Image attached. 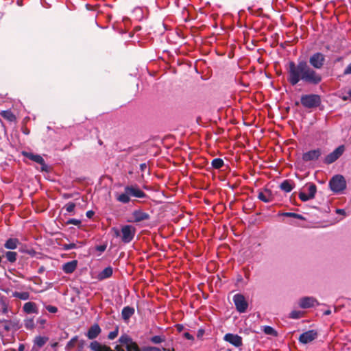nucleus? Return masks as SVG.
I'll return each instance as SVG.
<instances>
[{
    "mask_svg": "<svg viewBox=\"0 0 351 351\" xmlns=\"http://www.w3.org/2000/svg\"><path fill=\"white\" fill-rule=\"evenodd\" d=\"M322 75L311 67L306 61L289 63L288 81L292 85H296L300 81L306 84L317 85L322 82Z\"/></svg>",
    "mask_w": 351,
    "mask_h": 351,
    "instance_id": "1",
    "label": "nucleus"
},
{
    "mask_svg": "<svg viewBox=\"0 0 351 351\" xmlns=\"http://www.w3.org/2000/svg\"><path fill=\"white\" fill-rule=\"evenodd\" d=\"M145 195V193L137 185H130L126 186L124 188V191L121 193H117L115 197L118 202L128 204L130 202L131 197L143 198Z\"/></svg>",
    "mask_w": 351,
    "mask_h": 351,
    "instance_id": "2",
    "label": "nucleus"
},
{
    "mask_svg": "<svg viewBox=\"0 0 351 351\" xmlns=\"http://www.w3.org/2000/svg\"><path fill=\"white\" fill-rule=\"evenodd\" d=\"M113 230L115 236L121 237V241L124 243H130L136 234V228L131 225L122 226L121 230L117 228H113Z\"/></svg>",
    "mask_w": 351,
    "mask_h": 351,
    "instance_id": "3",
    "label": "nucleus"
},
{
    "mask_svg": "<svg viewBox=\"0 0 351 351\" xmlns=\"http://www.w3.org/2000/svg\"><path fill=\"white\" fill-rule=\"evenodd\" d=\"M317 187L313 183H308L299 193V198L302 202H306L315 197Z\"/></svg>",
    "mask_w": 351,
    "mask_h": 351,
    "instance_id": "4",
    "label": "nucleus"
},
{
    "mask_svg": "<svg viewBox=\"0 0 351 351\" xmlns=\"http://www.w3.org/2000/svg\"><path fill=\"white\" fill-rule=\"evenodd\" d=\"M300 100L302 105L308 108L317 107L321 103L320 97L315 94L304 95Z\"/></svg>",
    "mask_w": 351,
    "mask_h": 351,
    "instance_id": "5",
    "label": "nucleus"
},
{
    "mask_svg": "<svg viewBox=\"0 0 351 351\" xmlns=\"http://www.w3.org/2000/svg\"><path fill=\"white\" fill-rule=\"evenodd\" d=\"M329 184L331 190L335 193H339L346 187V180L341 175L333 176L330 180Z\"/></svg>",
    "mask_w": 351,
    "mask_h": 351,
    "instance_id": "6",
    "label": "nucleus"
},
{
    "mask_svg": "<svg viewBox=\"0 0 351 351\" xmlns=\"http://www.w3.org/2000/svg\"><path fill=\"white\" fill-rule=\"evenodd\" d=\"M325 60V56L320 52H316L309 58L311 66L316 69H321L324 65Z\"/></svg>",
    "mask_w": 351,
    "mask_h": 351,
    "instance_id": "7",
    "label": "nucleus"
},
{
    "mask_svg": "<svg viewBox=\"0 0 351 351\" xmlns=\"http://www.w3.org/2000/svg\"><path fill=\"white\" fill-rule=\"evenodd\" d=\"M233 302L237 311L244 313L248 307V303L245 300V297L242 294H235L233 297Z\"/></svg>",
    "mask_w": 351,
    "mask_h": 351,
    "instance_id": "8",
    "label": "nucleus"
},
{
    "mask_svg": "<svg viewBox=\"0 0 351 351\" xmlns=\"http://www.w3.org/2000/svg\"><path fill=\"white\" fill-rule=\"evenodd\" d=\"M317 333L314 330H310L303 332L299 337V341L303 344L308 343L317 338Z\"/></svg>",
    "mask_w": 351,
    "mask_h": 351,
    "instance_id": "9",
    "label": "nucleus"
},
{
    "mask_svg": "<svg viewBox=\"0 0 351 351\" xmlns=\"http://www.w3.org/2000/svg\"><path fill=\"white\" fill-rule=\"evenodd\" d=\"M223 339L235 347H240L243 344L242 338L238 335L227 333L225 335Z\"/></svg>",
    "mask_w": 351,
    "mask_h": 351,
    "instance_id": "10",
    "label": "nucleus"
},
{
    "mask_svg": "<svg viewBox=\"0 0 351 351\" xmlns=\"http://www.w3.org/2000/svg\"><path fill=\"white\" fill-rule=\"evenodd\" d=\"M23 155L25 156H26L27 158H28L29 159H30L31 160L34 161V162L41 165H42V167H41L42 171H47V166L45 164V160L41 156H40L38 154H34L32 153H27V152H24Z\"/></svg>",
    "mask_w": 351,
    "mask_h": 351,
    "instance_id": "11",
    "label": "nucleus"
},
{
    "mask_svg": "<svg viewBox=\"0 0 351 351\" xmlns=\"http://www.w3.org/2000/svg\"><path fill=\"white\" fill-rule=\"evenodd\" d=\"M318 304V302L313 297H304L299 301V306L302 308H308Z\"/></svg>",
    "mask_w": 351,
    "mask_h": 351,
    "instance_id": "12",
    "label": "nucleus"
},
{
    "mask_svg": "<svg viewBox=\"0 0 351 351\" xmlns=\"http://www.w3.org/2000/svg\"><path fill=\"white\" fill-rule=\"evenodd\" d=\"M320 155L321 150L319 149H316L304 153L302 156V159L304 161L315 160L319 158Z\"/></svg>",
    "mask_w": 351,
    "mask_h": 351,
    "instance_id": "13",
    "label": "nucleus"
},
{
    "mask_svg": "<svg viewBox=\"0 0 351 351\" xmlns=\"http://www.w3.org/2000/svg\"><path fill=\"white\" fill-rule=\"evenodd\" d=\"M132 216L134 217L133 222H140L144 220L149 219V215L145 212H143L141 210H135L132 213Z\"/></svg>",
    "mask_w": 351,
    "mask_h": 351,
    "instance_id": "14",
    "label": "nucleus"
},
{
    "mask_svg": "<svg viewBox=\"0 0 351 351\" xmlns=\"http://www.w3.org/2000/svg\"><path fill=\"white\" fill-rule=\"evenodd\" d=\"M77 261L74 260L64 263L62 265V270L65 274H72L77 268Z\"/></svg>",
    "mask_w": 351,
    "mask_h": 351,
    "instance_id": "15",
    "label": "nucleus"
},
{
    "mask_svg": "<svg viewBox=\"0 0 351 351\" xmlns=\"http://www.w3.org/2000/svg\"><path fill=\"white\" fill-rule=\"evenodd\" d=\"M101 332V328L97 324L93 325L88 330L86 336L89 339L96 338Z\"/></svg>",
    "mask_w": 351,
    "mask_h": 351,
    "instance_id": "16",
    "label": "nucleus"
},
{
    "mask_svg": "<svg viewBox=\"0 0 351 351\" xmlns=\"http://www.w3.org/2000/svg\"><path fill=\"white\" fill-rule=\"evenodd\" d=\"M20 244V241L16 238H10L4 243V247L6 249L13 250L17 248Z\"/></svg>",
    "mask_w": 351,
    "mask_h": 351,
    "instance_id": "17",
    "label": "nucleus"
},
{
    "mask_svg": "<svg viewBox=\"0 0 351 351\" xmlns=\"http://www.w3.org/2000/svg\"><path fill=\"white\" fill-rule=\"evenodd\" d=\"M112 268L111 267H107L98 274L97 279L99 280H104L110 278L112 275Z\"/></svg>",
    "mask_w": 351,
    "mask_h": 351,
    "instance_id": "18",
    "label": "nucleus"
},
{
    "mask_svg": "<svg viewBox=\"0 0 351 351\" xmlns=\"http://www.w3.org/2000/svg\"><path fill=\"white\" fill-rule=\"evenodd\" d=\"M24 312L26 313H37L38 308L36 304L33 302H26L23 307Z\"/></svg>",
    "mask_w": 351,
    "mask_h": 351,
    "instance_id": "19",
    "label": "nucleus"
},
{
    "mask_svg": "<svg viewBox=\"0 0 351 351\" xmlns=\"http://www.w3.org/2000/svg\"><path fill=\"white\" fill-rule=\"evenodd\" d=\"M258 197L260 200L263 202H271L273 197L269 190H265V191L260 192L258 195Z\"/></svg>",
    "mask_w": 351,
    "mask_h": 351,
    "instance_id": "20",
    "label": "nucleus"
},
{
    "mask_svg": "<svg viewBox=\"0 0 351 351\" xmlns=\"http://www.w3.org/2000/svg\"><path fill=\"white\" fill-rule=\"evenodd\" d=\"M134 313V308L129 306H125L121 311V316L124 320H128Z\"/></svg>",
    "mask_w": 351,
    "mask_h": 351,
    "instance_id": "21",
    "label": "nucleus"
},
{
    "mask_svg": "<svg viewBox=\"0 0 351 351\" xmlns=\"http://www.w3.org/2000/svg\"><path fill=\"white\" fill-rule=\"evenodd\" d=\"M281 190L286 193L291 192L293 189V183L291 180H284L280 185Z\"/></svg>",
    "mask_w": 351,
    "mask_h": 351,
    "instance_id": "22",
    "label": "nucleus"
},
{
    "mask_svg": "<svg viewBox=\"0 0 351 351\" xmlns=\"http://www.w3.org/2000/svg\"><path fill=\"white\" fill-rule=\"evenodd\" d=\"M1 115L5 119H6V120H8V121H9L10 122L14 121L15 119H16L15 115L10 110L1 111Z\"/></svg>",
    "mask_w": 351,
    "mask_h": 351,
    "instance_id": "23",
    "label": "nucleus"
},
{
    "mask_svg": "<svg viewBox=\"0 0 351 351\" xmlns=\"http://www.w3.org/2000/svg\"><path fill=\"white\" fill-rule=\"evenodd\" d=\"M82 245L83 244L81 242L65 243L62 245V249L64 250H70L72 249L80 248L82 246Z\"/></svg>",
    "mask_w": 351,
    "mask_h": 351,
    "instance_id": "24",
    "label": "nucleus"
},
{
    "mask_svg": "<svg viewBox=\"0 0 351 351\" xmlns=\"http://www.w3.org/2000/svg\"><path fill=\"white\" fill-rule=\"evenodd\" d=\"M9 312V304L5 299L0 300V313L7 315Z\"/></svg>",
    "mask_w": 351,
    "mask_h": 351,
    "instance_id": "25",
    "label": "nucleus"
},
{
    "mask_svg": "<svg viewBox=\"0 0 351 351\" xmlns=\"http://www.w3.org/2000/svg\"><path fill=\"white\" fill-rule=\"evenodd\" d=\"M7 261L11 263L16 262L17 260V253L13 251H8L5 253Z\"/></svg>",
    "mask_w": 351,
    "mask_h": 351,
    "instance_id": "26",
    "label": "nucleus"
},
{
    "mask_svg": "<svg viewBox=\"0 0 351 351\" xmlns=\"http://www.w3.org/2000/svg\"><path fill=\"white\" fill-rule=\"evenodd\" d=\"M12 296L22 300H27L29 298V293L27 291L17 292L15 291L12 293Z\"/></svg>",
    "mask_w": 351,
    "mask_h": 351,
    "instance_id": "27",
    "label": "nucleus"
},
{
    "mask_svg": "<svg viewBox=\"0 0 351 351\" xmlns=\"http://www.w3.org/2000/svg\"><path fill=\"white\" fill-rule=\"evenodd\" d=\"M47 340L48 339L45 337L38 336L34 339V344L41 348L46 343Z\"/></svg>",
    "mask_w": 351,
    "mask_h": 351,
    "instance_id": "28",
    "label": "nucleus"
},
{
    "mask_svg": "<svg viewBox=\"0 0 351 351\" xmlns=\"http://www.w3.org/2000/svg\"><path fill=\"white\" fill-rule=\"evenodd\" d=\"M211 165L213 168L219 169L223 166L224 162L221 158H215L213 160Z\"/></svg>",
    "mask_w": 351,
    "mask_h": 351,
    "instance_id": "29",
    "label": "nucleus"
},
{
    "mask_svg": "<svg viewBox=\"0 0 351 351\" xmlns=\"http://www.w3.org/2000/svg\"><path fill=\"white\" fill-rule=\"evenodd\" d=\"M24 326L27 330H32L35 327L34 318H27L24 321Z\"/></svg>",
    "mask_w": 351,
    "mask_h": 351,
    "instance_id": "30",
    "label": "nucleus"
},
{
    "mask_svg": "<svg viewBox=\"0 0 351 351\" xmlns=\"http://www.w3.org/2000/svg\"><path fill=\"white\" fill-rule=\"evenodd\" d=\"M303 316V312L300 311H292L289 314V317L291 319H299Z\"/></svg>",
    "mask_w": 351,
    "mask_h": 351,
    "instance_id": "31",
    "label": "nucleus"
},
{
    "mask_svg": "<svg viewBox=\"0 0 351 351\" xmlns=\"http://www.w3.org/2000/svg\"><path fill=\"white\" fill-rule=\"evenodd\" d=\"M1 322L5 323L4 329L6 331H9L11 329L12 326H14V325L17 324H15L14 322H12L11 320H8V319H3V320L1 321Z\"/></svg>",
    "mask_w": 351,
    "mask_h": 351,
    "instance_id": "32",
    "label": "nucleus"
},
{
    "mask_svg": "<svg viewBox=\"0 0 351 351\" xmlns=\"http://www.w3.org/2000/svg\"><path fill=\"white\" fill-rule=\"evenodd\" d=\"M344 149H345V147L343 145H340L338 147H337L333 152L332 153L334 154V155L337 157V158L338 159L343 153L344 152Z\"/></svg>",
    "mask_w": 351,
    "mask_h": 351,
    "instance_id": "33",
    "label": "nucleus"
},
{
    "mask_svg": "<svg viewBox=\"0 0 351 351\" xmlns=\"http://www.w3.org/2000/svg\"><path fill=\"white\" fill-rule=\"evenodd\" d=\"M344 149H345V147L343 145H340L338 147H337L333 152L332 153L334 154V155L337 157V158L338 159L343 153L344 152Z\"/></svg>",
    "mask_w": 351,
    "mask_h": 351,
    "instance_id": "34",
    "label": "nucleus"
},
{
    "mask_svg": "<svg viewBox=\"0 0 351 351\" xmlns=\"http://www.w3.org/2000/svg\"><path fill=\"white\" fill-rule=\"evenodd\" d=\"M337 160V157L334 155L332 152L329 154L324 160L325 163L331 164Z\"/></svg>",
    "mask_w": 351,
    "mask_h": 351,
    "instance_id": "35",
    "label": "nucleus"
},
{
    "mask_svg": "<svg viewBox=\"0 0 351 351\" xmlns=\"http://www.w3.org/2000/svg\"><path fill=\"white\" fill-rule=\"evenodd\" d=\"M263 331L267 335H276V330L269 326H264Z\"/></svg>",
    "mask_w": 351,
    "mask_h": 351,
    "instance_id": "36",
    "label": "nucleus"
},
{
    "mask_svg": "<svg viewBox=\"0 0 351 351\" xmlns=\"http://www.w3.org/2000/svg\"><path fill=\"white\" fill-rule=\"evenodd\" d=\"M75 208V204L73 202H69L67 203L64 206V208L66 210L68 213H72L74 211Z\"/></svg>",
    "mask_w": 351,
    "mask_h": 351,
    "instance_id": "37",
    "label": "nucleus"
},
{
    "mask_svg": "<svg viewBox=\"0 0 351 351\" xmlns=\"http://www.w3.org/2000/svg\"><path fill=\"white\" fill-rule=\"evenodd\" d=\"M77 340V337H73L66 344V349L69 350L71 348H73L75 345V343Z\"/></svg>",
    "mask_w": 351,
    "mask_h": 351,
    "instance_id": "38",
    "label": "nucleus"
},
{
    "mask_svg": "<svg viewBox=\"0 0 351 351\" xmlns=\"http://www.w3.org/2000/svg\"><path fill=\"white\" fill-rule=\"evenodd\" d=\"M282 215L284 216H286V217H293L295 219H303V217L301 215L294 213H284Z\"/></svg>",
    "mask_w": 351,
    "mask_h": 351,
    "instance_id": "39",
    "label": "nucleus"
},
{
    "mask_svg": "<svg viewBox=\"0 0 351 351\" xmlns=\"http://www.w3.org/2000/svg\"><path fill=\"white\" fill-rule=\"evenodd\" d=\"M66 224H73L75 226H80L81 224V221L77 219H70L66 221Z\"/></svg>",
    "mask_w": 351,
    "mask_h": 351,
    "instance_id": "40",
    "label": "nucleus"
},
{
    "mask_svg": "<svg viewBox=\"0 0 351 351\" xmlns=\"http://www.w3.org/2000/svg\"><path fill=\"white\" fill-rule=\"evenodd\" d=\"M118 335V328H116L113 331H111L108 335V337L109 339H115Z\"/></svg>",
    "mask_w": 351,
    "mask_h": 351,
    "instance_id": "41",
    "label": "nucleus"
},
{
    "mask_svg": "<svg viewBox=\"0 0 351 351\" xmlns=\"http://www.w3.org/2000/svg\"><path fill=\"white\" fill-rule=\"evenodd\" d=\"M46 309L51 313H56L58 312V308L55 306L48 305L46 306Z\"/></svg>",
    "mask_w": 351,
    "mask_h": 351,
    "instance_id": "42",
    "label": "nucleus"
},
{
    "mask_svg": "<svg viewBox=\"0 0 351 351\" xmlns=\"http://www.w3.org/2000/svg\"><path fill=\"white\" fill-rule=\"evenodd\" d=\"M204 332H205V330L203 328H199L197 330V338L201 339L203 337V335H204Z\"/></svg>",
    "mask_w": 351,
    "mask_h": 351,
    "instance_id": "43",
    "label": "nucleus"
},
{
    "mask_svg": "<svg viewBox=\"0 0 351 351\" xmlns=\"http://www.w3.org/2000/svg\"><path fill=\"white\" fill-rule=\"evenodd\" d=\"M184 337L186 339H189V340H194V337L192 335H191L189 332H184L183 334Z\"/></svg>",
    "mask_w": 351,
    "mask_h": 351,
    "instance_id": "44",
    "label": "nucleus"
},
{
    "mask_svg": "<svg viewBox=\"0 0 351 351\" xmlns=\"http://www.w3.org/2000/svg\"><path fill=\"white\" fill-rule=\"evenodd\" d=\"M343 73L345 75L351 74V62L347 66V67L344 70Z\"/></svg>",
    "mask_w": 351,
    "mask_h": 351,
    "instance_id": "45",
    "label": "nucleus"
},
{
    "mask_svg": "<svg viewBox=\"0 0 351 351\" xmlns=\"http://www.w3.org/2000/svg\"><path fill=\"white\" fill-rule=\"evenodd\" d=\"M152 341L156 343H160L161 341V338L159 336H155L152 338Z\"/></svg>",
    "mask_w": 351,
    "mask_h": 351,
    "instance_id": "46",
    "label": "nucleus"
},
{
    "mask_svg": "<svg viewBox=\"0 0 351 351\" xmlns=\"http://www.w3.org/2000/svg\"><path fill=\"white\" fill-rule=\"evenodd\" d=\"M86 215L88 218H91L94 215V212L92 210H88L86 212Z\"/></svg>",
    "mask_w": 351,
    "mask_h": 351,
    "instance_id": "47",
    "label": "nucleus"
},
{
    "mask_svg": "<svg viewBox=\"0 0 351 351\" xmlns=\"http://www.w3.org/2000/svg\"><path fill=\"white\" fill-rule=\"evenodd\" d=\"M176 328L179 332H181L183 330L184 326L182 324H178Z\"/></svg>",
    "mask_w": 351,
    "mask_h": 351,
    "instance_id": "48",
    "label": "nucleus"
},
{
    "mask_svg": "<svg viewBox=\"0 0 351 351\" xmlns=\"http://www.w3.org/2000/svg\"><path fill=\"white\" fill-rule=\"evenodd\" d=\"M337 213L341 214V215H345L346 212L343 209H337Z\"/></svg>",
    "mask_w": 351,
    "mask_h": 351,
    "instance_id": "49",
    "label": "nucleus"
},
{
    "mask_svg": "<svg viewBox=\"0 0 351 351\" xmlns=\"http://www.w3.org/2000/svg\"><path fill=\"white\" fill-rule=\"evenodd\" d=\"M25 346L23 344H20L18 348V351H24Z\"/></svg>",
    "mask_w": 351,
    "mask_h": 351,
    "instance_id": "50",
    "label": "nucleus"
},
{
    "mask_svg": "<svg viewBox=\"0 0 351 351\" xmlns=\"http://www.w3.org/2000/svg\"><path fill=\"white\" fill-rule=\"evenodd\" d=\"M331 314V311L330 310H326L324 312V315H329Z\"/></svg>",
    "mask_w": 351,
    "mask_h": 351,
    "instance_id": "51",
    "label": "nucleus"
},
{
    "mask_svg": "<svg viewBox=\"0 0 351 351\" xmlns=\"http://www.w3.org/2000/svg\"><path fill=\"white\" fill-rule=\"evenodd\" d=\"M38 322L39 323H40L41 324H44L45 323V319H39L38 320Z\"/></svg>",
    "mask_w": 351,
    "mask_h": 351,
    "instance_id": "52",
    "label": "nucleus"
},
{
    "mask_svg": "<svg viewBox=\"0 0 351 351\" xmlns=\"http://www.w3.org/2000/svg\"><path fill=\"white\" fill-rule=\"evenodd\" d=\"M105 248H106V247H105L104 246H100V247H99V250L100 251H104V250H105Z\"/></svg>",
    "mask_w": 351,
    "mask_h": 351,
    "instance_id": "53",
    "label": "nucleus"
},
{
    "mask_svg": "<svg viewBox=\"0 0 351 351\" xmlns=\"http://www.w3.org/2000/svg\"><path fill=\"white\" fill-rule=\"evenodd\" d=\"M145 167H146V165L145 164H141V169H143Z\"/></svg>",
    "mask_w": 351,
    "mask_h": 351,
    "instance_id": "54",
    "label": "nucleus"
},
{
    "mask_svg": "<svg viewBox=\"0 0 351 351\" xmlns=\"http://www.w3.org/2000/svg\"><path fill=\"white\" fill-rule=\"evenodd\" d=\"M348 93V95L350 96V97H351V89L349 90Z\"/></svg>",
    "mask_w": 351,
    "mask_h": 351,
    "instance_id": "55",
    "label": "nucleus"
}]
</instances>
